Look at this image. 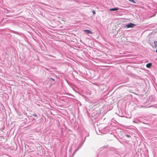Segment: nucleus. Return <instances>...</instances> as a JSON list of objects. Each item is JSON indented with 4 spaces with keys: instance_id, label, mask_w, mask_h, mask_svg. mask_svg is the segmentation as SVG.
Masks as SVG:
<instances>
[{
    "instance_id": "obj_3",
    "label": "nucleus",
    "mask_w": 157,
    "mask_h": 157,
    "mask_svg": "<svg viewBox=\"0 0 157 157\" xmlns=\"http://www.w3.org/2000/svg\"><path fill=\"white\" fill-rule=\"evenodd\" d=\"M119 10V8L117 7H116L114 8H111L109 9L110 11H117Z\"/></svg>"
},
{
    "instance_id": "obj_5",
    "label": "nucleus",
    "mask_w": 157,
    "mask_h": 157,
    "mask_svg": "<svg viewBox=\"0 0 157 157\" xmlns=\"http://www.w3.org/2000/svg\"><path fill=\"white\" fill-rule=\"evenodd\" d=\"M154 47L155 48L157 47V41H154Z\"/></svg>"
},
{
    "instance_id": "obj_4",
    "label": "nucleus",
    "mask_w": 157,
    "mask_h": 157,
    "mask_svg": "<svg viewBox=\"0 0 157 157\" xmlns=\"http://www.w3.org/2000/svg\"><path fill=\"white\" fill-rule=\"evenodd\" d=\"M152 63H148L146 65V67L147 68H150L152 66Z\"/></svg>"
},
{
    "instance_id": "obj_6",
    "label": "nucleus",
    "mask_w": 157,
    "mask_h": 157,
    "mask_svg": "<svg viewBox=\"0 0 157 157\" xmlns=\"http://www.w3.org/2000/svg\"><path fill=\"white\" fill-rule=\"evenodd\" d=\"M92 12L93 14H95L96 13V12H95V11H94V10H93L92 11Z\"/></svg>"
},
{
    "instance_id": "obj_8",
    "label": "nucleus",
    "mask_w": 157,
    "mask_h": 157,
    "mask_svg": "<svg viewBox=\"0 0 157 157\" xmlns=\"http://www.w3.org/2000/svg\"><path fill=\"white\" fill-rule=\"evenodd\" d=\"M156 53H157V49L156 50Z\"/></svg>"
},
{
    "instance_id": "obj_2",
    "label": "nucleus",
    "mask_w": 157,
    "mask_h": 157,
    "mask_svg": "<svg viewBox=\"0 0 157 157\" xmlns=\"http://www.w3.org/2000/svg\"><path fill=\"white\" fill-rule=\"evenodd\" d=\"M84 31L87 33L92 34V33L89 30L85 29L84 30Z\"/></svg>"
},
{
    "instance_id": "obj_1",
    "label": "nucleus",
    "mask_w": 157,
    "mask_h": 157,
    "mask_svg": "<svg viewBox=\"0 0 157 157\" xmlns=\"http://www.w3.org/2000/svg\"><path fill=\"white\" fill-rule=\"evenodd\" d=\"M135 25H135L132 23H129V24L127 25H126V27H127V28H133Z\"/></svg>"
},
{
    "instance_id": "obj_7",
    "label": "nucleus",
    "mask_w": 157,
    "mask_h": 157,
    "mask_svg": "<svg viewBox=\"0 0 157 157\" xmlns=\"http://www.w3.org/2000/svg\"><path fill=\"white\" fill-rule=\"evenodd\" d=\"M51 79H52V80H53V81H54V79H53V78H51Z\"/></svg>"
}]
</instances>
